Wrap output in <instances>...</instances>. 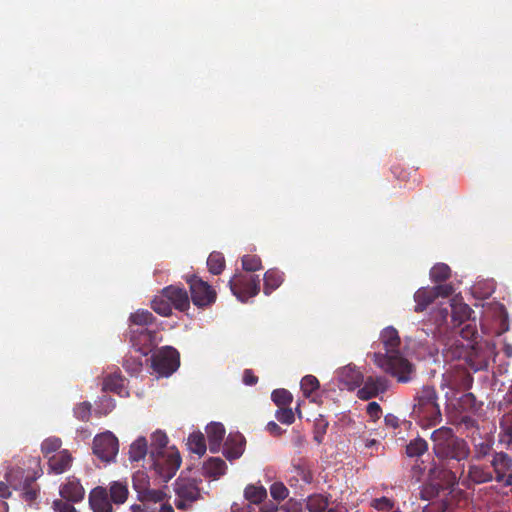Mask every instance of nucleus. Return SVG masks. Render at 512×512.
Instances as JSON below:
<instances>
[{
	"mask_svg": "<svg viewBox=\"0 0 512 512\" xmlns=\"http://www.w3.org/2000/svg\"><path fill=\"white\" fill-rule=\"evenodd\" d=\"M202 470L204 476L217 479L225 474L227 465L220 457H212L204 462Z\"/></svg>",
	"mask_w": 512,
	"mask_h": 512,
	"instance_id": "obj_25",
	"label": "nucleus"
},
{
	"mask_svg": "<svg viewBox=\"0 0 512 512\" xmlns=\"http://www.w3.org/2000/svg\"><path fill=\"white\" fill-rule=\"evenodd\" d=\"M88 501L93 512H113V503L105 487L97 486L93 488L89 493Z\"/></svg>",
	"mask_w": 512,
	"mask_h": 512,
	"instance_id": "obj_16",
	"label": "nucleus"
},
{
	"mask_svg": "<svg viewBox=\"0 0 512 512\" xmlns=\"http://www.w3.org/2000/svg\"><path fill=\"white\" fill-rule=\"evenodd\" d=\"M243 382L246 385L252 386L258 382V377L254 375L252 370L246 369L243 374Z\"/></svg>",
	"mask_w": 512,
	"mask_h": 512,
	"instance_id": "obj_58",
	"label": "nucleus"
},
{
	"mask_svg": "<svg viewBox=\"0 0 512 512\" xmlns=\"http://www.w3.org/2000/svg\"><path fill=\"white\" fill-rule=\"evenodd\" d=\"M148 480L147 476L144 472L138 471L133 475V487L137 492V496L139 497V491H144V489H148Z\"/></svg>",
	"mask_w": 512,
	"mask_h": 512,
	"instance_id": "obj_51",
	"label": "nucleus"
},
{
	"mask_svg": "<svg viewBox=\"0 0 512 512\" xmlns=\"http://www.w3.org/2000/svg\"><path fill=\"white\" fill-rule=\"evenodd\" d=\"M156 320L154 315L145 309H139L129 317L130 328H148Z\"/></svg>",
	"mask_w": 512,
	"mask_h": 512,
	"instance_id": "obj_26",
	"label": "nucleus"
},
{
	"mask_svg": "<svg viewBox=\"0 0 512 512\" xmlns=\"http://www.w3.org/2000/svg\"><path fill=\"white\" fill-rule=\"evenodd\" d=\"M460 336L465 340H472L477 335V328L474 321L463 324V327L459 331Z\"/></svg>",
	"mask_w": 512,
	"mask_h": 512,
	"instance_id": "obj_52",
	"label": "nucleus"
},
{
	"mask_svg": "<svg viewBox=\"0 0 512 512\" xmlns=\"http://www.w3.org/2000/svg\"><path fill=\"white\" fill-rule=\"evenodd\" d=\"M207 267L213 275H219L225 268V258L222 253L214 251L207 259Z\"/></svg>",
	"mask_w": 512,
	"mask_h": 512,
	"instance_id": "obj_36",
	"label": "nucleus"
},
{
	"mask_svg": "<svg viewBox=\"0 0 512 512\" xmlns=\"http://www.w3.org/2000/svg\"><path fill=\"white\" fill-rule=\"evenodd\" d=\"M284 274L278 269H269L264 274V293L271 294L283 283Z\"/></svg>",
	"mask_w": 512,
	"mask_h": 512,
	"instance_id": "obj_27",
	"label": "nucleus"
},
{
	"mask_svg": "<svg viewBox=\"0 0 512 512\" xmlns=\"http://www.w3.org/2000/svg\"><path fill=\"white\" fill-rule=\"evenodd\" d=\"M370 506L377 511L389 512L394 508V500L385 496L374 498L371 500Z\"/></svg>",
	"mask_w": 512,
	"mask_h": 512,
	"instance_id": "obj_46",
	"label": "nucleus"
},
{
	"mask_svg": "<svg viewBox=\"0 0 512 512\" xmlns=\"http://www.w3.org/2000/svg\"><path fill=\"white\" fill-rule=\"evenodd\" d=\"M103 391L113 392L120 396L124 392V380L119 374L108 375L103 381Z\"/></svg>",
	"mask_w": 512,
	"mask_h": 512,
	"instance_id": "obj_31",
	"label": "nucleus"
},
{
	"mask_svg": "<svg viewBox=\"0 0 512 512\" xmlns=\"http://www.w3.org/2000/svg\"><path fill=\"white\" fill-rule=\"evenodd\" d=\"M61 444V440L57 437L47 438L41 444V451L47 456L50 453L56 452L61 447Z\"/></svg>",
	"mask_w": 512,
	"mask_h": 512,
	"instance_id": "obj_50",
	"label": "nucleus"
},
{
	"mask_svg": "<svg viewBox=\"0 0 512 512\" xmlns=\"http://www.w3.org/2000/svg\"><path fill=\"white\" fill-rule=\"evenodd\" d=\"M413 414L423 426H435L442 420L438 396L433 386H423L414 396Z\"/></svg>",
	"mask_w": 512,
	"mask_h": 512,
	"instance_id": "obj_3",
	"label": "nucleus"
},
{
	"mask_svg": "<svg viewBox=\"0 0 512 512\" xmlns=\"http://www.w3.org/2000/svg\"><path fill=\"white\" fill-rule=\"evenodd\" d=\"M385 424L391 428H397L399 426L400 420L394 414H387L384 418Z\"/></svg>",
	"mask_w": 512,
	"mask_h": 512,
	"instance_id": "obj_60",
	"label": "nucleus"
},
{
	"mask_svg": "<svg viewBox=\"0 0 512 512\" xmlns=\"http://www.w3.org/2000/svg\"><path fill=\"white\" fill-rule=\"evenodd\" d=\"M266 430L273 436H280L283 433V429L274 421L268 422Z\"/></svg>",
	"mask_w": 512,
	"mask_h": 512,
	"instance_id": "obj_59",
	"label": "nucleus"
},
{
	"mask_svg": "<svg viewBox=\"0 0 512 512\" xmlns=\"http://www.w3.org/2000/svg\"><path fill=\"white\" fill-rule=\"evenodd\" d=\"M147 452L148 445L146 438L139 437L130 445L129 459L135 462L140 461L146 456Z\"/></svg>",
	"mask_w": 512,
	"mask_h": 512,
	"instance_id": "obj_33",
	"label": "nucleus"
},
{
	"mask_svg": "<svg viewBox=\"0 0 512 512\" xmlns=\"http://www.w3.org/2000/svg\"><path fill=\"white\" fill-rule=\"evenodd\" d=\"M458 357H464L470 368L475 372L485 370L489 365L486 354L480 347L474 344H469L464 353L460 352Z\"/></svg>",
	"mask_w": 512,
	"mask_h": 512,
	"instance_id": "obj_17",
	"label": "nucleus"
},
{
	"mask_svg": "<svg viewBox=\"0 0 512 512\" xmlns=\"http://www.w3.org/2000/svg\"><path fill=\"white\" fill-rule=\"evenodd\" d=\"M453 293L450 284H439L434 287H421L414 293V311L417 313L425 311L439 296L448 297Z\"/></svg>",
	"mask_w": 512,
	"mask_h": 512,
	"instance_id": "obj_9",
	"label": "nucleus"
},
{
	"mask_svg": "<svg viewBox=\"0 0 512 512\" xmlns=\"http://www.w3.org/2000/svg\"><path fill=\"white\" fill-rule=\"evenodd\" d=\"M501 431L499 433V441L501 443L511 445L512 444V425L504 426L500 425Z\"/></svg>",
	"mask_w": 512,
	"mask_h": 512,
	"instance_id": "obj_54",
	"label": "nucleus"
},
{
	"mask_svg": "<svg viewBox=\"0 0 512 512\" xmlns=\"http://www.w3.org/2000/svg\"><path fill=\"white\" fill-rule=\"evenodd\" d=\"M472 313L473 310L469 305L461 301H456L454 299L451 303V318L454 327H460L469 321Z\"/></svg>",
	"mask_w": 512,
	"mask_h": 512,
	"instance_id": "obj_22",
	"label": "nucleus"
},
{
	"mask_svg": "<svg viewBox=\"0 0 512 512\" xmlns=\"http://www.w3.org/2000/svg\"><path fill=\"white\" fill-rule=\"evenodd\" d=\"M184 280L189 286L190 301L194 306L199 309H207L216 302V290L201 277L196 274H188L184 276Z\"/></svg>",
	"mask_w": 512,
	"mask_h": 512,
	"instance_id": "obj_4",
	"label": "nucleus"
},
{
	"mask_svg": "<svg viewBox=\"0 0 512 512\" xmlns=\"http://www.w3.org/2000/svg\"><path fill=\"white\" fill-rule=\"evenodd\" d=\"M32 464L37 468L33 474H26V471L21 467L11 468L6 473L7 483L15 490L23 488L27 482H35L41 476L40 458L31 459Z\"/></svg>",
	"mask_w": 512,
	"mask_h": 512,
	"instance_id": "obj_12",
	"label": "nucleus"
},
{
	"mask_svg": "<svg viewBox=\"0 0 512 512\" xmlns=\"http://www.w3.org/2000/svg\"><path fill=\"white\" fill-rule=\"evenodd\" d=\"M206 434L209 443V450L217 453L220 450L221 443L225 436V428L223 424L214 422L206 427Z\"/></svg>",
	"mask_w": 512,
	"mask_h": 512,
	"instance_id": "obj_21",
	"label": "nucleus"
},
{
	"mask_svg": "<svg viewBox=\"0 0 512 512\" xmlns=\"http://www.w3.org/2000/svg\"><path fill=\"white\" fill-rule=\"evenodd\" d=\"M232 293L241 302H247L260 291V278L258 275L236 274L229 281Z\"/></svg>",
	"mask_w": 512,
	"mask_h": 512,
	"instance_id": "obj_6",
	"label": "nucleus"
},
{
	"mask_svg": "<svg viewBox=\"0 0 512 512\" xmlns=\"http://www.w3.org/2000/svg\"><path fill=\"white\" fill-rule=\"evenodd\" d=\"M241 262L243 270L247 272H255L262 269V261L257 255H244Z\"/></svg>",
	"mask_w": 512,
	"mask_h": 512,
	"instance_id": "obj_43",
	"label": "nucleus"
},
{
	"mask_svg": "<svg viewBox=\"0 0 512 512\" xmlns=\"http://www.w3.org/2000/svg\"><path fill=\"white\" fill-rule=\"evenodd\" d=\"M341 379L348 385L359 386L363 381V376L355 367L346 366L342 368Z\"/></svg>",
	"mask_w": 512,
	"mask_h": 512,
	"instance_id": "obj_38",
	"label": "nucleus"
},
{
	"mask_svg": "<svg viewBox=\"0 0 512 512\" xmlns=\"http://www.w3.org/2000/svg\"><path fill=\"white\" fill-rule=\"evenodd\" d=\"M460 405L464 408L473 409L476 407V397L472 393H465L460 398Z\"/></svg>",
	"mask_w": 512,
	"mask_h": 512,
	"instance_id": "obj_56",
	"label": "nucleus"
},
{
	"mask_svg": "<svg viewBox=\"0 0 512 512\" xmlns=\"http://www.w3.org/2000/svg\"><path fill=\"white\" fill-rule=\"evenodd\" d=\"M437 493H438V491L435 489V487L433 485L426 486L422 491L423 497H425V498H426V495H427V497H433V496L437 495Z\"/></svg>",
	"mask_w": 512,
	"mask_h": 512,
	"instance_id": "obj_64",
	"label": "nucleus"
},
{
	"mask_svg": "<svg viewBox=\"0 0 512 512\" xmlns=\"http://www.w3.org/2000/svg\"><path fill=\"white\" fill-rule=\"evenodd\" d=\"M179 353L172 347H164L151 357V366L160 376H170L179 367Z\"/></svg>",
	"mask_w": 512,
	"mask_h": 512,
	"instance_id": "obj_7",
	"label": "nucleus"
},
{
	"mask_svg": "<svg viewBox=\"0 0 512 512\" xmlns=\"http://www.w3.org/2000/svg\"><path fill=\"white\" fill-rule=\"evenodd\" d=\"M494 479L492 471L486 465L469 464L467 480L473 484H483Z\"/></svg>",
	"mask_w": 512,
	"mask_h": 512,
	"instance_id": "obj_20",
	"label": "nucleus"
},
{
	"mask_svg": "<svg viewBox=\"0 0 512 512\" xmlns=\"http://www.w3.org/2000/svg\"><path fill=\"white\" fill-rule=\"evenodd\" d=\"M107 490L110 500L116 506L124 504L128 499L129 489L126 481H112Z\"/></svg>",
	"mask_w": 512,
	"mask_h": 512,
	"instance_id": "obj_23",
	"label": "nucleus"
},
{
	"mask_svg": "<svg viewBox=\"0 0 512 512\" xmlns=\"http://www.w3.org/2000/svg\"><path fill=\"white\" fill-rule=\"evenodd\" d=\"M152 458L154 469L164 482H168L181 465L180 453L174 448Z\"/></svg>",
	"mask_w": 512,
	"mask_h": 512,
	"instance_id": "obj_8",
	"label": "nucleus"
},
{
	"mask_svg": "<svg viewBox=\"0 0 512 512\" xmlns=\"http://www.w3.org/2000/svg\"><path fill=\"white\" fill-rule=\"evenodd\" d=\"M461 423L465 425L466 428H474L477 427V420L470 416H463L461 419Z\"/></svg>",
	"mask_w": 512,
	"mask_h": 512,
	"instance_id": "obj_62",
	"label": "nucleus"
},
{
	"mask_svg": "<svg viewBox=\"0 0 512 512\" xmlns=\"http://www.w3.org/2000/svg\"><path fill=\"white\" fill-rule=\"evenodd\" d=\"M451 277V269L445 263H437L430 270V279L434 283H442Z\"/></svg>",
	"mask_w": 512,
	"mask_h": 512,
	"instance_id": "obj_35",
	"label": "nucleus"
},
{
	"mask_svg": "<svg viewBox=\"0 0 512 512\" xmlns=\"http://www.w3.org/2000/svg\"><path fill=\"white\" fill-rule=\"evenodd\" d=\"M320 384L318 379L313 375H306L301 380V390L305 397L310 395L319 388Z\"/></svg>",
	"mask_w": 512,
	"mask_h": 512,
	"instance_id": "obj_44",
	"label": "nucleus"
},
{
	"mask_svg": "<svg viewBox=\"0 0 512 512\" xmlns=\"http://www.w3.org/2000/svg\"><path fill=\"white\" fill-rule=\"evenodd\" d=\"M123 366L127 371L138 373L141 371L142 363L140 360L125 359Z\"/></svg>",
	"mask_w": 512,
	"mask_h": 512,
	"instance_id": "obj_57",
	"label": "nucleus"
},
{
	"mask_svg": "<svg viewBox=\"0 0 512 512\" xmlns=\"http://www.w3.org/2000/svg\"><path fill=\"white\" fill-rule=\"evenodd\" d=\"M8 484L4 482H0V498H8L11 495V491L9 489Z\"/></svg>",
	"mask_w": 512,
	"mask_h": 512,
	"instance_id": "obj_63",
	"label": "nucleus"
},
{
	"mask_svg": "<svg viewBox=\"0 0 512 512\" xmlns=\"http://www.w3.org/2000/svg\"><path fill=\"white\" fill-rule=\"evenodd\" d=\"M20 490H22L23 499L28 503H33L38 497L39 487L34 485V482L26 483Z\"/></svg>",
	"mask_w": 512,
	"mask_h": 512,
	"instance_id": "obj_48",
	"label": "nucleus"
},
{
	"mask_svg": "<svg viewBox=\"0 0 512 512\" xmlns=\"http://www.w3.org/2000/svg\"><path fill=\"white\" fill-rule=\"evenodd\" d=\"M129 339L142 355H147L158 343L157 332L149 328H130Z\"/></svg>",
	"mask_w": 512,
	"mask_h": 512,
	"instance_id": "obj_11",
	"label": "nucleus"
},
{
	"mask_svg": "<svg viewBox=\"0 0 512 512\" xmlns=\"http://www.w3.org/2000/svg\"><path fill=\"white\" fill-rule=\"evenodd\" d=\"M189 450L199 456H202L206 452V442L205 437L202 433H192L188 437L187 443Z\"/></svg>",
	"mask_w": 512,
	"mask_h": 512,
	"instance_id": "obj_37",
	"label": "nucleus"
},
{
	"mask_svg": "<svg viewBox=\"0 0 512 512\" xmlns=\"http://www.w3.org/2000/svg\"><path fill=\"white\" fill-rule=\"evenodd\" d=\"M244 496L249 504L257 505L266 499L267 490L263 486L248 485L244 490Z\"/></svg>",
	"mask_w": 512,
	"mask_h": 512,
	"instance_id": "obj_32",
	"label": "nucleus"
},
{
	"mask_svg": "<svg viewBox=\"0 0 512 512\" xmlns=\"http://www.w3.org/2000/svg\"><path fill=\"white\" fill-rule=\"evenodd\" d=\"M329 503V495L313 494L307 498L306 509L309 512H328Z\"/></svg>",
	"mask_w": 512,
	"mask_h": 512,
	"instance_id": "obj_28",
	"label": "nucleus"
},
{
	"mask_svg": "<svg viewBox=\"0 0 512 512\" xmlns=\"http://www.w3.org/2000/svg\"><path fill=\"white\" fill-rule=\"evenodd\" d=\"M73 502H69L68 500H55L53 502V509L56 512H76L75 507L72 505Z\"/></svg>",
	"mask_w": 512,
	"mask_h": 512,
	"instance_id": "obj_53",
	"label": "nucleus"
},
{
	"mask_svg": "<svg viewBox=\"0 0 512 512\" xmlns=\"http://www.w3.org/2000/svg\"><path fill=\"white\" fill-rule=\"evenodd\" d=\"M432 450L440 460L464 461L471 454L467 441L455 434L452 428L442 426L431 434Z\"/></svg>",
	"mask_w": 512,
	"mask_h": 512,
	"instance_id": "obj_2",
	"label": "nucleus"
},
{
	"mask_svg": "<svg viewBox=\"0 0 512 512\" xmlns=\"http://www.w3.org/2000/svg\"><path fill=\"white\" fill-rule=\"evenodd\" d=\"M163 290L164 296L168 298L171 307L188 315V311L190 309V297L187 290L178 285H169L164 287Z\"/></svg>",
	"mask_w": 512,
	"mask_h": 512,
	"instance_id": "obj_14",
	"label": "nucleus"
},
{
	"mask_svg": "<svg viewBox=\"0 0 512 512\" xmlns=\"http://www.w3.org/2000/svg\"><path fill=\"white\" fill-rule=\"evenodd\" d=\"M491 466L493 469L508 471L512 468V457L503 451L495 452L491 460Z\"/></svg>",
	"mask_w": 512,
	"mask_h": 512,
	"instance_id": "obj_39",
	"label": "nucleus"
},
{
	"mask_svg": "<svg viewBox=\"0 0 512 512\" xmlns=\"http://www.w3.org/2000/svg\"><path fill=\"white\" fill-rule=\"evenodd\" d=\"M428 450V443L422 438L412 440L406 447V454L409 457H419Z\"/></svg>",
	"mask_w": 512,
	"mask_h": 512,
	"instance_id": "obj_40",
	"label": "nucleus"
},
{
	"mask_svg": "<svg viewBox=\"0 0 512 512\" xmlns=\"http://www.w3.org/2000/svg\"><path fill=\"white\" fill-rule=\"evenodd\" d=\"M270 495L276 501H283L289 496V490L282 482H274L270 486Z\"/></svg>",
	"mask_w": 512,
	"mask_h": 512,
	"instance_id": "obj_47",
	"label": "nucleus"
},
{
	"mask_svg": "<svg viewBox=\"0 0 512 512\" xmlns=\"http://www.w3.org/2000/svg\"><path fill=\"white\" fill-rule=\"evenodd\" d=\"M255 508L251 504L238 505L234 504L231 508V512H254Z\"/></svg>",
	"mask_w": 512,
	"mask_h": 512,
	"instance_id": "obj_61",
	"label": "nucleus"
},
{
	"mask_svg": "<svg viewBox=\"0 0 512 512\" xmlns=\"http://www.w3.org/2000/svg\"><path fill=\"white\" fill-rule=\"evenodd\" d=\"M60 495L69 502H79L84 498L85 491L77 479L68 480L60 488Z\"/></svg>",
	"mask_w": 512,
	"mask_h": 512,
	"instance_id": "obj_19",
	"label": "nucleus"
},
{
	"mask_svg": "<svg viewBox=\"0 0 512 512\" xmlns=\"http://www.w3.org/2000/svg\"><path fill=\"white\" fill-rule=\"evenodd\" d=\"M492 450H493V442L490 440L475 443L473 445V452H474L473 459L476 461H481L485 457L490 455Z\"/></svg>",
	"mask_w": 512,
	"mask_h": 512,
	"instance_id": "obj_41",
	"label": "nucleus"
},
{
	"mask_svg": "<svg viewBox=\"0 0 512 512\" xmlns=\"http://www.w3.org/2000/svg\"><path fill=\"white\" fill-rule=\"evenodd\" d=\"M151 308L159 315L163 317H169L172 315V307L171 304L164 296V290H161L160 295H157L151 301Z\"/></svg>",
	"mask_w": 512,
	"mask_h": 512,
	"instance_id": "obj_29",
	"label": "nucleus"
},
{
	"mask_svg": "<svg viewBox=\"0 0 512 512\" xmlns=\"http://www.w3.org/2000/svg\"><path fill=\"white\" fill-rule=\"evenodd\" d=\"M93 453L103 462L112 461L119 450L118 439L111 433L96 435L93 440Z\"/></svg>",
	"mask_w": 512,
	"mask_h": 512,
	"instance_id": "obj_10",
	"label": "nucleus"
},
{
	"mask_svg": "<svg viewBox=\"0 0 512 512\" xmlns=\"http://www.w3.org/2000/svg\"><path fill=\"white\" fill-rule=\"evenodd\" d=\"M380 341L385 353L374 352L372 354L374 364L385 373L397 378L398 382L411 381L415 368L399 351L401 340L398 331L392 326L384 328L380 334Z\"/></svg>",
	"mask_w": 512,
	"mask_h": 512,
	"instance_id": "obj_1",
	"label": "nucleus"
},
{
	"mask_svg": "<svg viewBox=\"0 0 512 512\" xmlns=\"http://www.w3.org/2000/svg\"><path fill=\"white\" fill-rule=\"evenodd\" d=\"M246 440L240 433L229 434L223 447L224 456L232 461L240 458L245 450Z\"/></svg>",
	"mask_w": 512,
	"mask_h": 512,
	"instance_id": "obj_18",
	"label": "nucleus"
},
{
	"mask_svg": "<svg viewBox=\"0 0 512 512\" xmlns=\"http://www.w3.org/2000/svg\"><path fill=\"white\" fill-rule=\"evenodd\" d=\"M388 388V381L385 377L368 376L363 386L358 390L357 395L361 400H369L384 393Z\"/></svg>",
	"mask_w": 512,
	"mask_h": 512,
	"instance_id": "obj_15",
	"label": "nucleus"
},
{
	"mask_svg": "<svg viewBox=\"0 0 512 512\" xmlns=\"http://www.w3.org/2000/svg\"><path fill=\"white\" fill-rule=\"evenodd\" d=\"M71 462V454L67 450H62L49 458L50 472L61 474L70 468Z\"/></svg>",
	"mask_w": 512,
	"mask_h": 512,
	"instance_id": "obj_24",
	"label": "nucleus"
},
{
	"mask_svg": "<svg viewBox=\"0 0 512 512\" xmlns=\"http://www.w3.org/2000/svg\"><path fill=\"white\" fill-rule=\"evenodd\" d=\"M275 417L280 423L286 425H291L295 420L292 409L288 407H279L275 413Z\"/></svg>",
	"mask_w": 512,
	"mask_h": 512,
	"instance_id": "obj_49",
	"label": "nucleus"
},
{
	"mask_svg": "<svg viewBox=\"0 0 512 512\" xmlns=\"http://www.w3.org/2000/svg\"><path fill=\"white\" fill-rule=\"evenodd\" d=\"M167 495L161 489H144L139 491V501L142 503H162L166 500Z\"/></svg>",
	"mask_w": 512,
	"mask_h": 512,
	"instance_id": "obj_34",
	"label": "nucleus"
},
{
	"mask_svg": "<svg viewBox=\"0 0 512 512\" xmlns=\"http://www.w3.org/2000/svg\"><path fill=\"white\" fill-rule=\"evenodd\" d=\"M173 490L175 493L174 504L179 510H190L197 501L203 498L195 479L180 477L173 483Z\"/></svg>",
	"mask_w": 512,
	"mask_h": 512,
	"instance_id": "obj_5",
	"label": "nucleus"
},
{
	"mask_svg": "<svg viewBox=\"0 0 512 512\" xmlns=\"http://www.w3.org/2000/svg\"><path fill=\"white\" fill-rule=\"evenodd\" d=\"M272 401L278 407H287L293 400L292 394L286 389H276L271 394Z\"/></svg>",
	"mask_w": 512,
	"mask_h": 512,
	"instance_id": "obj_42",
	"label": "nucleus"
},
{
	"mask_svg": "<svg viewBox=\"0 0 512 512\" xmlns=\"http://www.w3.org/2000/svg\"><path fill=\"white\" fill-rule=\"evenodd\" d=\"M446 385L456 392L467 391L472 387L473 376L463 367H454L444 374Z\"/></svg>",
	"mask_w": 512,
	"mask_h": 512,
	"instance_id": "obj_13",
	"label": "nucleus"
},
{
	"mask_svg": "<svg viewBox=\"0 0 512 512\" xmlns=\"http://www.w3.org/2000/svg\"><path fill=\"white\" fill-rule=\"evenodd\" d=\"M168 444V437L163 431H156L151 436V445H150V455L151 457H155V455L166 452L165 448Z\"/></svg>",
	"mask_w": 512,
	"mask_h": 512,
	"instance_id": "obj_30",
	"label": "nucleus"
},
{
	"mask_svg": "<svg viewBox=\"0 0 512 512\" xmlns=\"http://www.w3.org/2000/svg\"><path fill=\"white\" fill-rule=\"evenodd\" d=\"M366 412L373 421H376L380 418L382 409L377 402H370L367 405Z\"/></svg>",
	"mask_w": 512,
	"mask_h": 512,
	"instance_id": "obj_55",
	"label": "nucleus"
},
{
	"mask_svg": "<svg viewBox=\"0 0 512 512\" xmlns=\"http://www.w3.org/2000/svg\"><path fill=\"white\" fill-rule=\"evenodd\" d=\"M91 409H92L91 404L87 401H84V402L77 404L74 407L73 413H74V416L78 420L87 422L91 416Z\"/></svg>",
	"mask_w": 512,
	"mask_h": 512,
	"instance_id": "obj_45",
	"label": "nucleus"
}]
</instances>
